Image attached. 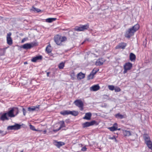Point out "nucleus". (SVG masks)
Here are the masks:
<instances>
[{
  "mask_svg": "<svg viewBox=\"0 0 152 152\" xmlns=\"http://www.w3.org/2000/svg\"><path fill=\"white\" fill-rule=\"evenodd\" d=\"M139 28V25L136 24L132 28H129L126 32L125 37L129 38L134 35V33Z\"/></svg>",
  "mask_w": 152,
  "mask_h": 152,
  "instance_id": "obj_1",
  "label": "nucleus"
},
{
  "mask_svg": "<svg viewBox=\"0 0 152 152\" xmlns=\"http://www.w3.org/2000/svg\"><path fill=\"white\" fill-rule=\"evenodd\" d=\"M67 38L65 36L61 37L58 35L54 37V41L58 45H61L62 42L66 40Z\"/></svg>",
  "mask_w": 152,
  "mask_h": 152,
  "instance_id": "obj_2",
  "label": "nucleus"
},
{
  "mask_svg": "<svg viewBox=\"0 0 152 152\" xmlns=\"http://www.w3.org/2000/svg\"><path fill=\"white\" fill-rule=\"evenodd\" d=\"M19 113L18 109L17 107H13L10 108L7 113L9 117L12 118L14 117L16 115Z\"/></svg>",
  "mask_w": 152,
  "mask_h": 152,
  "instance_id": "obj_3",
  "label": "nucleus"
},
{
  "mask_svg": "<svg viewBox=\"0 0 152 152\" xmlns=\"http://www.w3.org/2000/svg\"><path fill=\"white\" fill-rule=\"evenodd\" d=\"M21 125L18 124H15L14 125L8 126L7 129L8 130H18L20 129Z\"/></svg>",
  "mask_w": 152,
  "mask_h": 152,
  "instance_id": "obj_4",
  "label": "nucleus"
},
{
  "mask_svg": "<svg viewBox=\"0 0 152 152\" xmlns=\"http://www.w3.org/2000/svg\"><path fill=\"white\" fill-rule=\"evenodd\" d=\"M74 103L80 108L81 110H83V103L81 100H77L74 102Z\"/></svg>",
  "mask_w": 152,
  "mask_h": 152,
  "instance_id": "obj_5",
  "label": "nucleus"
},
{
  "mask_svg": "<svg viewBox=\"0 0 152 152\" xmlns=\"http://www.w3.org/2000/svg\"><path fill=\"white\" fill-rule=\"evenodd\" d=\"M132 66V64L129 62L126 63L124 66V70L123 72L124 73H126L127 71L130 70Z\"/></svg>",
  "mask_w": 152,
  "mask_h": 152,
  "instance_id": "obj_6",
  "label": "nucleus"
},
{
  "mask_svg": "<svg viewBox=\"0 0 152 152\" xmlns=\"http://www.w3.org/2000/svg\"><path fill=\"white\" fill-rule=\"evenodd\" d=\"M37 44L35 43L31 42L30 43H27L23 45V48L25 49H29L34 46H36Z\"/></svg>",
  "mask_w": 152,
  "mask_h": 152,
  "instance_id": "obj_7",
  "label": "nucleus"
},
{
  "mask_svg": "<svg viewBox=\"0 0 152 152\" xmlns=\"http://www.w3.org/2000/svg\"><path fill=\"white\" fill-rule=\"evenodd\" d=\"M88 28V26L87 25H83L80 27L77 26L75 29L77 31H83L86 29H87Z\"/></svg>",
  "mask_w": 152,
  "mask_h": 152,
  "instance_id": "obj_8",
  "label": "nucleus"
},
{
  "mask_svg": "<svg viewBox=\"0 0 152 152\" xmlns=\"http://www.w3.org/2000/svg\"><path fill=\"white\" fill-rule=\"evenodd\" d=\"M96 123V122L95 121H93L90 122H86L82 124L83 127L84 128L86 127H88L94 125Z\"/></svg>",
  "mask_w": 152,
  "mask_h": 152,
  "instance_id": "obj_9",
  "label": "nucleus"
},
{
  "mask_svg": "<svg viewBox=\"0 0 152 152\" xmlns=\"http://www.w3.org/2000/svg\"><path fill=\"white\" fill-rule=\"evenodd\" d=\"M39 105L36 106H32L28 108V110L30 112H32L34 111H38L39 109Z\"/></svg>",
  "mask_w": 152,
  "mask_h": 152,
  "instance_id": "obj_10",
  "label": "nucleus"
},
{
  "mask_svg": "<svg viewBox=\"0 0 152 152\" xmlns=\"http://www.w3.org/2000/svg\"><path fill=\"white\" fill-rule=\"evenodd\" d=\"M11 34V33L10 32L7 34V44L10 45H11L12 43V40L10 37Z\"/></svg>",
  "mask_w": 152,
  "mask_h": 152,
  "instance_id": "obj_11",
  "label": "nucleus"
},
{
  "mask_svg": "<svg viewBox=\"0 0 152 152\" xmlns=\"http://www.w3.org/2000/svg\"><path fill=\"white\" fill-rule=\"evenodd\" d=\"M98 71L93 69L90 74L88 75L87 79L89 80L93 78L94 75Z\"/></svg>",
  "mask_w": 152,
  "mask_h": 152,
  "instance_id": "obj_12",
  "label": "nucleus"
},
{
  "mask_svg": "<svg viewBox=\"0 0 152 152\" xmlns=\"http://www.w3.org/2000/svg\"><path fill=\"white\" fill-rule=\"evenodd\" d=\"M42 58V56H37L33 57L31 59V61L34 62H36L37 61L41 60Z\"/></svg>",
  "mask_w": 152,
  "mask_h": 152,
  "instance_id": "obj_13",
  "label": "nucleus"
},
{
  "mask_svg": "<svg viewBox=\"0 0 152 152\" xmlns=\"http://www.w3.org/2000/svg\"><path fill=\"white\" fill-rule=\"evenodd\" d=\"M54 144L58 148H59L65 144V143L63 142H57L56 141H54Z\"/></svg>",
  "mask_w": 152,
  "mask_h": 152,
  "instance_id": "obj_14",
  "label": "nucleus"
},
{
  "mask_svg": "<svg viewBox=\"0 0 152 152\" xmlns=\"http://www.w3.org/2000/svg\"><path fill=\"white\" fill-rule=\"evenodd\" d=\"M126 46V44L125 43H123L119 44L118 45H117L115 48L116 49H124L125 48V47Z\"/></svg>",
  "mask_w": 152,
  "mask_h": 152,
  "instance_id": "obj_15",
  "label": "nucleus"
},
{
  "mask_svg": "<svg viewBox=\"0 0 152 152\" xmlns=\"http://www.w3.org/2000/svg\"><path fill=\"white\" fill-rule=\"evenodd\" d=\"M100 89L99 86L98 85H95L90 88V90L92 91H96Z\"/></svg>",
  "mask_w": 152,
  "mask_h": 152,
  "instance_id": "obj_16",
  "label": "nucleus"
},
{
  "mask_svg": "<svg viewBox=\"0 0 152 152\" xmlns=\"http://www.w3.org/2000/svg\"><path fill=\"white\" fill-rule=\"evenodd\" d=\"M7 113H5L3 114L0 117V120L2 121L8 120L9 119L7 116Z\"/></svg>",
  "mask_w": 152,
  "mask_h": 152,
  "instance_id": "obj_17",
  "label": "nucleus"
},
{
  "mask_svg": "<svg viewBox=\"0 0 152 152\" xmlns=\"http://www.w3.org/2000/svg\"><path fill=\"white\" fill-rule=\"evenodd\" d=\"M102 59L101 58L97 60L96 62V65L97 66H100L102 65L103 63V61Z\"/></svg>",
  "mask_w": 152,
  "mask_h": 152,
  "instance_id": "obj_18",
  "label": "nucleus"
},
{
  "mask_svg": "<svg viewBox=\"0 0 152 152\" xmlns=\"http://www.w3.org/2000/svg\"><path fill=\"white\" fill-rule=\"evenodd\" d=\"M91 114L90 113H86L85 116L83 118L84 119L89 120L91 119Z\"/></svg>",
  "mask_w": 152,
  "mask_h": 152,
  "instance_id": "obj_19",
  "label": "nucleus"
},
{
  "mask_svg": "<svg viewBox=\"0 0 152 152\" xmlns=\"http://www.w3.org/2000/svg\"><path fill=\"white\" fill-rule=\"evenodd\" d=\"M85 77V75L80 72L77 74V78L78 80L83 79Z\"/></svg>",
  "mask_w": 152,
  "mask_h": 152,
  "instance_id": "obj_20",
  "label": "nucleus"
},
{
  "mask_svg": "<svg viewBox=\"0 0 152 152\" xmlns=\"http://www.w3.org/2000/svg\"><path fill=\"white\" fill-rule=\"evenodd\" d=\"M130 59L131 61H134L135 60L136 58L135 55L133 53H131L130 54Z\"/></svg>",
  "mask_w": 152,
  "mask_h": 152,
  "instance_id": "obj_21",
  "label": "nucleus"
},
{
  "mask_svg": "<svg viewBox=\"0 0 152 152\" xmlns=\"http://www.w3.org/2000/svg\"><path fill=\"white\" fill-rule=\"evenodd\" d=\"M123 132L125 136H129L131 134V132L130 131L124 130H123Z\"/></svg>",
  "mask_w": 152,
  "mask_h": 152,
  "instance_id": "obj_22",
  "label": "nucleus"
},
{
  "mask_svg": "<svg viewBox=\"0 0 152 152\" xmlns=\"http://www.w3.org/2000/svg\"><path fill=\"white\" fill-rule=\"evenodd\" d=\"M144 139L145 140V143L148 142H149V141H151L150 140V137L147 135H144Z\"/></svg>",
  "mask_w": 152,
  "mask_h": 152,
  "instance_id": "obj_23",
  "label": "nucleus"
},
{
  "mask_svg": "<svg viewBox=\"0 0 152 152\" xmlns=\"http://www.w3.org/2000/svg\"><path fill=\"white\" fill-rule=\"evenodd\" d=\"M78 114V113L75 111H70L69 110V114H71L72 115L76 116Z\"/></svg>",
  "mask_w": 152,
  "mask_h": 152,
  "instance_id": "obj_24",
  "label": "nucleus"
},
{
  "mask_svg": "<svg viewBox=\"0 0 152 152\" xmlns=\"http://www.w3.org/2000/svg\"><path fill=\"white\" fill-rule=\"evenodd\" d=\"M56 19H57L56 18H48L46 19V21L47 22L51 23Z\"/></svg>",
  "mask_w": 152,
  "mask_h": 152,
  "instance_id": "obj_25",
  "label": "nucleus"
},
{
  "mask_svg": "<svg viewBox=\"0 0 152 152\" xmlns=\"http://www.w3.org/2000/svg\"><path fill=\"white\" fill-rule=\"evenodd\" d=\"M60 113L63 115H69V110H66L61 111L60 112Z\"/></svg>",
  "mask_w": 152,
  "mask_h": 152,
  "instance_id": "obj_26",
  "label": "nucleus"
},
{
  "mask_svg": "<svg viewBox=\"0 0 152 152\" xmlns=\"http://www.w3.org/2000/svg\"><path fill=\"white\" fill-rule=\"evenodd\" d=\"M59 123L60 124V126L59 128V129H61V128L65 127V125L64 121H61L59 122Z\"/></svg>",
  "mask_w": 152,
  "mask_h": 152,
  "instance_id": "obj_27",
  "label": "nucleus"
},
{
  "mask_svg": "<svg viewBox=\"0 0 152 152\" xmlns=\"http://www.w3.org/2000/svg\"><path fill=\"white\" fill-rule=\"evenodd\" d=\"M146 144L149 149L152 150V142L151 141H149V142Z\"/></svg>",
  "mask_w": 152,
  "mask_h": 152,
  "instance_id": "obj_28",
  "label": "nucleus"
},
{
  "mask_svg": "<svg viewBox=\"0 0 152 152\" xmlns=\"http://www.w3.org/2000/svg\"><path fill=\"white\" fill-rule=\"evenodd\" d=\"M64 66V63L63 62L60 63L58 67L60 69H62L63 68Z\"/></svg>",
  "mask_w": 152,
  "mask_h": 152,
  "instance_id": "obj_29",
  "label": "nucleus"
},
{
  "mask_svg": "<svg viewBox=\"0 0 152 152\" xmlns=\"http://www.w3.org/2000/svg\"><path fill=\"white\" fill-rule=\"evenodd\" d=\"M115 117L117 118L122 119L124 118L123 115L119 114H117L115 115Z\"/></svg>",
  "mask_w": 152,
  "mask_h": 152,
  "instance_id": "obj_30",
  "label": "nucleus"
},
{
  "mask_svg": "<svg viewBox=\"0 0 152 152\" xmlns=\"http://www.w3.org/2000/svg\"><path fill=\"white\" fill-rule=\"evenodd\" d=\"M108 129L110 130V131L112 132L117 130V127H115L113 126L110 127H109Z\"/></svg>",
  "mask_w": 152,
  "mask_h": 152,
  "instance_id": "obj_31",
  "label": "nucleus"
},
{
  "mask_svg": "<svg viewBox=\"0 0 152 152\" xmlns=\"http://www.w3.org/2000/svg\"><path fill=\"white\" fill-rule=\"evenodd\" d=\"M108 89L111 91H113L114 90V86L113 85H109L108 86Z\"/></svg>",
  "mask_w": 152,
  "mask_h": 152,
  "instance_id": "obj_32",
  "label": "nucleus"
},
{
  "mask_svg": "<svg viewBox=\"0 0 152 152\" xmlns=\"http://www.w3.org/2000/svg\"><path fill=\"white\" fill-rule=\"evenodd\" d=\"M46 50L48 53H50L51 51V50L50 49V47L49 46L47 47L46 48Z\"/></svg>",
  "mask_w": 152,
  "mask_h": 152,
  "instance_id": "obj_33",
  "label": "nucleus"
},
{
  "mask_svg": "<svg viewBox=\"0 0 152 152\" xmlns=\"http://www.w3.org/2000/svg\"><path fill=\"white\" fill-rule=\"evenodd\" d=\"M30 129L33 131H37V130L35 128V127L33 126L30 124L29 125Z\"/></svg>",
  "mask_w": 152,
  "mask_h": 152,
  "instance_id": "obj_34",
  "label": "nucleus"
},
{
  "mask_svg": "<svg viewBox=\"0 0 152 152\" xmlns=\"http://www.w3.org/2000/svg\"><path fill=\"white\" fill-rule=\"evenodd\" d=\"M116 92H118L121 91V89L119 87H116L114 88V90Z\"/></svg>",
  "mask_w": 152,
  "mask_h": 152,
  "instance_id": "obj_35",
  "label": "nucleus"
},
{
  "mask_svg": "<svg viewBox=\"0 0 152 152\" xmlns=\"http://www.w3.org/2000/svg\"><path fill=\"white\" fill-rule=\"evenodd\" d=\"M33 11H36L37 12H39L40 11V10L38 9H37L36 8H34V7H33Z\"/></svg>",
  "mask_w": 152,
  "mask_h": 152,
  "instance_id": "obj_36",
  "label": "nucleus"
},
{
  "mask_svg": "<svg viewBox=\"0 0 152 152\" xmlns=\"http://www.w3.org/2000/svg\"><path fill=\"white\" fill-rule=\"evenodd\" d=\"M23 115L24 116H25L26 114V111L25 109L24 108H23L22 109Z\"/></svg>",
  "mask_w": 152,
  "mask_h": 152,
  "instance_id": "obj_37",
  "label": "nucleus"
},
{
  "mask_svg": "<svg viewBox=\"0 0 152 152\" xmlns=\"http://www.w3.org/2000/svg\"><path fill=\"white\" fill-rule=\"evenodd\" d=\"M87 148L85 147H84L82 148L81 150L83 151H86Z\"/></svg>",
  "mask_w": 152,
  "mask_h": 152,
  "instance_id": "obj_38",
  "label": "nucleus"
},
{
  "mask_svg": "<svg viewBox=\"0 0 152 152\" xmlns=\"http://www.w3.org/2000/svg\"><path fill=\"white\" fill-rule=\"evenodd\" d=\"M115 137L114 136H113L112 137H109V139L111 140H114L115 139Z\"/></svg>",
  "mask_w": 152,
  "mask_h": 152,
  "instance_id": "obj_39",
  "label": "nucleus"
},
{
  "mask_svg": "<svg viewBox=\"0 0 152 152\" xmlns=\"http://www.w3.org/2000/svg\"><path fill=\"white\" fill-rule=\"evenodd\" d=\"M113 126H114L115 127H117V124L116 123H115L113 125Z\"/></svg>",
  "mask_w": 152,
  "mask_h": 152,
  "instance_id": "obj_40",
  "label": "nucleus"
},
{
  "mask_svg": "<svg viewBox=\"0 0 152 152\" xmlns=\"http://www.w3.org/2000/svg\"><path fill=\"white\" fill-rule=\"evenodd\" d=\"M60 129H59V128L58 129L55 130H53V131L54 132H57L59 130H60Z\"/></svg>",
  "mask_w": 152,
  "mask_h": 152,
  "instance_id": "obj_41",
  "label": "nucleus"
},
{
  "mask_svg": "<svg viewBox=\"0 0 152 152\" xmlns=\"http://www.w3.org/2000/svg\"><path fill=\"white\" fill-rule=\"evenodd\" d=\"M26 40V39H25V38H24V39H23L22 40V41H21V42H22V43H23V42H24Z\"/></svg>",
  "mask_w": 152,
  "mask_h": 152,
  "instance_id": "obj_42",
  "label": "nucleus"
},
{
  "mask_svg": "<svg viewBox=\"0 0 152 152\" xmlns=\"http://www.w3.org/2000/svg\"><path fill=\"white\" fill-rule=\"evenodd\" d=\"M49 74H50V73L49 72H48L47 73V76L48 77L49 76Z\"/></svg>",
  "mask_w": 152,
  "mask_h": 152,
  "instance_id": "obj_43",
  "label": "nucleus"
},
{
  "mask_svg": "<svg viewBox=\"0 0 152 152\" xmlns=\"http://www.w3.org/2000/svg\"><path fill=\"white\" fill-rule=\"evenodd\" d=\"M86 40H87V39H86V40H85V41L83 42L82 43V44H83L84 43V42H85L86 41Z\"/></svg>",
  "mask_w": 152,
  "mask_h": 152,
  "instance_id": "obj_44",
  "label": "nucleus"
},
{
  "mask_svg": "<svg viewBox=\"0 0 152 152\" xmlns=\"http://www.w3.org/2000/svg\"><path fill=\"white\" fill-rule=\"evenodd\" d=\"M44 132V133L45 134L46 132V130H44V131H43Z\"/></svg>",
  "mask_w": 152,
  "mask_h": 152,
  "instance_id": "obj_45",
  "label": "nucleus"
},
{
  "mask_svg": "<svg viewBox=\"0 0 152 152\" xmlns=\"http://www.w3.org/2000/svg\"><path fill=\"white\" fill-rule=\"evenodd\" d=\"M114 140H115V142H116L117 141V140L116 139L115 137V139H114Z\"/></svg>",
  "mask_w": 152,
  "mask_h": 152,
  "instance_id": "obj_46",
  "label": "nucleus"
},
{
  "mask_svg": "<svg viewBox=\"0 0 152 152\" xmlns=\"http://www.w3.org/2000/svg\"><path fill=\"white\" fill-rule=\"evenodd\" d=\"M27 64V62H24V64Z\"/></svg>",
  "mask_w": 152,
  "mask_h": 152,
  "instance_id": "obj_47",
  "label": "nucleus"
},
{
  "mask_svg": "<svg viewBox=\"0 0 152 152\" xmlns=\"http://www.w3.org/2000/svg\"><path fill=\"white\" fill-rule=\"evenodd\" d=\"M2 131L1 130H0V133H1L2 132Z\"/></svg>",
  "mask_w": 152,
  "mask_h": 152,
  "instance_id": "obj_48",
  "label": "nucleus"
},
{
  "mask_svg": "<svg viewBox=\"0 0 152 152\" xmlns=\"http://www.w3.org/2000/svg\"><path fill=\"white\" fill-rule=\"evenodd\" d=\"M120 129H121L120 128H119V129H118L117 128V130H120Z\"/></svg>",
  "mask_w": 152,
  "mask_h": 152,
  "instance_id": "obj_49",
  "label": "nucleus"
},
{
  "mask_svg": "<svg viewBox=\"0 0 152 152\" xmlns=\"http://www.w3.org/2000/svg\"><path fill=\"white\" fill-rule=\"evenodd\" d=\"M20 152H23V151H22Z\"/></svg>",
  "mask_w": 152,
  "mask_h": 152,
  "instance_id": "obj_50",
  "label": "nucleus"
},
{
  "mask_svg": "<svg viewBox=\"0 0 152 152\" xmlns=\"http://www.w3.org/2000/svg\"><path fill=\"white\" fill-rule=\"evenodd\" d=\"M66 122L67 123L68 121H66Z\"/></svg>",
  "mask_w": 152,
  "mask_h": 152,
  "instance_id": "obj_51",
  "label": "nucleus"
},
{
  "mask_svg": "<svg viewBox=\"0 0 152 152\" xmlns=\"http://www.w3.org/2000/svg\"><path fill=\"white\" fill-rule=\"evenodd\" d=\"M0 149H1V148H0Z\"/></svg>",
  "mask_w": 152,
  "mask_h": 152,
  "instance_id": "obj_52",
  "label": "nucleus"
}]
</instances>
